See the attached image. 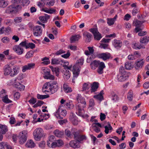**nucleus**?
Segmentation results:
<instances>
[{"label":"nucleus","mask_w":149,"mask_h":149,"mask_svg":"<svg viewBox=\"0 0 149 149\" xmlns=\"http://www.w3.org/2000/svg\"><path fill=\"white\" fill-rule=\"evenodd\" d=\"M70 145L71 147L74 148H78L80 147L79 143L75 140L71 141L70 143Z\"/></svg>","instance_id":"b1692460"},{"label":"nucleus","mask_w":149,"mask_h":149,"mask_svg":"<svg viewBox=\"0 0 149 149\" xmlns=\"http://www.w3.org/2000/svg\"><path fill=\"white\" fill-rule=\"evenodd\" d=\"M84 36L86 37V41L89 42L91 40V38L92 37V36L90 33L88 32H85L83 34Z\"/></svg>","instance_id":"7c9ffc66"},{"label":"nucleus","mask_w":149,"mask_h":149,"mask_svg":"<svg viewBox=\"0 0 149 149\" xmlns=\"http://www.w3.org/2000/svg\"><path fill=\"white\" fill-rule=\"evenodd\" d=\"M35 66L34 63H28L27 65H24L22 67V71L23 72H25L27 70H30L33 68Z\"/></svg>","instance_id":"4468645a"},{"label":"nucleus","mask_w":149,"mask_h":149,"mask_svg":"<svg viewBox=\"0 0 149 149\" xmlns=\"http://www.w3.org/2000/svg\"><path fill=\"white\" fill-rule=\"evenodd\" d=\"M63 88L64 91L66 93H70L72 91L71 88L66 83L63 84Z\"/></svg>","instance_id":"393cba45"},{"label":"nucleus","mask_w":149,"mask_h":149,"mask_svg":"<svg viewBox=\"0 0 149 149\" xmlns=\"http://www.w3.org/2000/svg\"><path fill=\"white\" fill-rule=\"evenodd\" d=\"M141 19H134L133 21V25L136 27L134 30V31L136 33L142 30V29L139 27V26H141L144 22L141 20Z\"/></svg>","instance_id":"9b49d317"},{"label":"nucleus","mask_w":149,"mask_h":149,"mask_svg":"<svg viewBox=\"0 0 149 149\" xmlns=\"http://www.w3.org/2000/svg\"><path fill=\"white\" fill-rule=\"evenodd\" d=\"M133 91L130 90L128 93L127 95V98L130 101H131L133 100Z\"/></svg>","instance_id":"79ce46f5"},{"label":"nucleus","mask_w":149,"mask_h":149,"mask_svg":"<svg viewBox=\"0 0 149 149\" xmlns=\"http://www.w3.org/2000/svg\"><path fill=\"white\" fill-rule=\"evenodd\" d=\"M119 74H127V72L125 71L124 67L123 66L120 67L119 69Z\"/></svg>","instance_id":"8fccbe9b"},{"label":"nucleus","mask_w":149,"mask_h":149,"mask_svg":"<svg viewBox=\"0 0 149 149\" xmlns=\"http://www.w3.org/2000/svg\"><path fill=\"white\" fill-rule=\"evenodd\" d=\"M33 51L28 52L25 55V57L27 58H29L33 56Z\"/></svg>","instance_id":"3c124183"},{"label":"nucleus","mask_w":149,"mask_h":149,"mask_svg":"<svg viewBox=\"0 0 149 149\" xmlns=\"http://www.w3.org/2000/svg\"><path fill=\"white\" fill-rule=\"evenodd\" d=\"M70 55V53L68 51L66 54L62 55L61 56L63 58H67L69 57Z\"/></svg>","instance_id":"0e129e2a"},{"label":"nucleus","mask_w":149,"mask_h":149,"mask_svg":"<svg viewBox=\"0 0 149 149\" xmlns=\"http://www.w3.org/2000/svg\"><path fill=\"white\" fill-rule=\"evenodd\" d=\"M7 127L4 125L0 124V134H5L8 131Z\"/></svg>","instance_id":"5701e85b"},{"label":"nucleus","mask_w":149,"mask_h":149,"mask_svg":"<svg viewBox=\"0 0 149 149\" xmlns=\"http://www.w3.org/2000/svg\"><path fill=\"white\" fill-rule=\"evenodd\" d=\"M62 105H60L56 112L54 113V115L56 118L59 119H63V117L66 116L67 114L66 111L63 109Z\"/></svg>","instance_id":"39448f33"},{"label":"nucleus","mask_w":149,"mask_h":149,"mask_svg":"<svg viewBox=\"0 0 149 149\" xmlns=\"http://www.w3.org/2000/svg\"><path fill=\"white\" fill-rule=\"evenodd\" d=\"M20 96V93L18 92L15 93L14 95V99L15 100H17L18 99Z\"/></svg>","instance_id":"bf43d9fd"},{"label":"nucleus","mask_w":149,"mask_h":149,"mask_svg":"<svg viewBox=\"0 0 149 149\" xmlns=\"http://www.w3.org/2000/svg\"><path fill=\"white\" fill-rule=\"evenodd\" d=\"M33 135L35 140L39 141L43 135V131L40 128H38L33 132Z\"/></svg>","instance_id":"6e6552de"},{"label":"nucleus","mask_w":149,"mask_h":149,"mask_svg":"<svg viewBox=\"0 0 149 149\" xmlns=\"http://www.w3.org/2000/svg\"><path fill=\"white\" fill-rule=\"evenodd\" d=\"M69 64V63L68 62L66 61L65 62L64 64L63 65V67L64 68V69L71 70L72 67V65H71L68 66Z\"/></svg>","instance_id":"a18cd8bd"},{"label":"nucleus","mask_w":149,"mask_h":149,"mask_svg":"<svg viewBox=\"0 0 149 149\" xmlns=\"http://www.w3.org/2000/svg\"><path fill=\"white\" fill-rule=\"evenodd\" d=\"M15 6L14 5H11L7 8L6 12L8 13H15Z\"/></svg>","instance_id":"412c9836"},{"label":"nucleus","mask_w":149,"mask_h":149,"mask_svg":"<svg viewBox=\"0 0 149 149\" xmlns=\"http://www.w3.org/2000/svg\"><path fill=\"white\" fill-rule=\"evenodd\" d=\"M13 50L17 54L20 55L22 54L24 52L23 48L19 45L14 46L13 47Z\"/></svg>","instance_id":"ddd939ff"},{"label":"nucleus","mask_w":149,"mask_h":149,"mask_svg":"<svg viewBox=\"0 0 149 149\" xmlns=\"http://www.w3.org/2000/svg\"><path fill=\"white\" fill-rule=\"evenodd\" d=\"M19 142L20 144H23L26 140L27 138V131L24 130L20 132L18 136Z\"/></svg>","instance_id":"9d476101"},{"label":"nucleus","mask_w":149,"mask_h":149,"mask_svg":"<svg viewBox=\"0 0 149 149\" xmlns=\"http://www.w3.org/2000/svg\"><path fill=\"white\" fill-rule=\"evenodd\" d=\"M111 99L114 102H116L118 100V97L117 95L115 93L113 92L111 93Z\"/></svg>","instance_id":"c03bdc74"},{"label":"nucleus","mask_w":149,"mask_h":149,"mask_svg":"<svg viewBox=\"0 0 149 149\" xmlns=\"http://www.w3.org/2000/svg\"><path fill=\"white\" fill-rule=\"evenodd\" d=\"M99 83L97 82H94L91 85V92H94L96 91L99 87Z\"/></svg>","instance_id":"6ab92c4d"},{"label":"nucleus","mask_w":149,"mask_h":149,"mask_svg":"<svg viewBox=\"0 0 149 149\" xmlns=\"http://www.w3.org/2000/svg\"><path fill=\"white\" fill-rule=\"evenodd\" d=\"M65 105L66 106V108L69 109L73 108L74 105L72 102H66L65 103Z\"/></svg>","instance_id":"a19ab883"},{"label":"nucleus","mask_w":149,"mask_h":149,"mask_svg":"<svg viewBox=\"0 0 149 149\" xmlns=\"http://www.w3.org/2000/svg\"><path fill=\"white\" fill-rule=\"evenodd\" d=\"M132 47L136 49H139L141 48H145L144 46L140 44L139 43H135L133 44Z\"/></svg>","instance_id":"bb28decb"},{"label":"nucleus","mask_w":149,"mask_h":149,"mask_svg":"<svg viewBox=\"0 0 149 149\" xmlns=\"http://www.w3.org/2000/svg\"><path fill=\"white\" fill-rule=\"evenodd\" d=\"M107 125L104 126L105 130L104 132L106 134H108L109 133V131H112L113 130L112 127L111 126L109 123H107Z\"/></svg>","instance_id":"c756f323"},{"label":"nucleus","mask_w":149,"mask_h":149,"mask_svg":"<svg viewBox=\"0 0 149 149\" xmlns=\"http://www.w3.org/2000/svg\"><path fill=\"white\" fill-rule=\"evenodd\" d=\"M1 40L4 43H7L9 42L10 39L7 37H5L2 39Z\"/></svg>","instance_id":"603ef678"},{"label":"nucleus","mask_w":149,"mask_h":149,"mask_svg":"<svg viewBox=\"0 0 149 149\" xmlns=\"http://www.w3.org/2000/svg\"><path fill=\"white\" fill-rule=\"evenodd\" d=\"M59 88L58 84L56 81H50L47 82L44 85L42 89L43 92H48L50 91L52 93L56 92Z\"/></svg>","instance_id":"f257e3e1"},{"label":"nucleus","mask_w":149,"mask_h":149,"mask_svg":"<svg viewBox=\"0 0 149 149\" xmlns=\"http://www.w3.org/2000/svg\"><path fill=\"white\" fill-rule=\"evenodd\" d=\"M56 144H57V146L58 147L60 146L63 144V142L62 141L61 139H58L56 141Z\"/></svg>","instance_id":"13d9d810"},{"label":"nucleus","mask_w":149,"mask_h":149,"mask_svg":"<svg viewBox=\"0 0 149 149\" xmlns=\"http://www.w3.org/2000/svg\"><path fill=\"white\" fill-rule=\"evenodd\" d=\"M129 77L128 73L125 74H118V79L119 81H125Z\"/></svg>","instance_id":"f3484780"},{"label":"nucleus","mask_w":149,"mask_h":149,"mask_svg":"<svg viewBox=\"0 0 149 149\" xmlns=\"http://www.w3.org/2000/svg\"><path fill=\"white\" fill-rule=\"evenodd\" d=\"M80 36L79 35L72 36L70 38L71 43H73L75 41H78L79 39Z\"/></svg>","instance_id":"c85d7f7f"},{"label":"nucleus","mask_w":149,"mask_h":149,"mask_svg":"<svg viewBox=\"0 0 149 149\" xmlns=\"http://www.w3.org/2000/svg\"><path fill=\"white\" fill-rule=\"evenodd\" d=\"M42 73L45 75L44 76H47L50 73V70L48 69L47 68L43 67L42 68Z\"/></svg>","instance_id":"473e14b6"},{"label":"nucleus","mask_w":149,"mask_h":149,"mask_svg":"<svg viewBox=\"0 0 149 149\" xmlns=\"http://www.w3.org/2000/svg\"><path fill=\"white\" fill-rule=\"evenodd\" d=\"M71 135H73L74 138L79 133V131L77 130L76 129L72 128L71 130Z\"/></svg>","instance_id":"58836bf2"},{"label":"nucleus","mask_w":149,"mask_h":149,"mask_svg":"<svg viewBox=\"0 0 149 149\" xmlns=\"http://www.w3.org/2000/svg\"><path fill=\"white\" fill-rule=\"evenodd\" d=\"M3 69L4 75H9L12 77H14L17 75L19 72L18 68L14 66L12 69L10 64L5 65Z\"/></svg>","instance_id":"7ed1b4c3"},{"label":"nucleus","mask_w":149,"mask_h":149,"mask_svg":"<svg viewBox=\"0 0 149 149\" xmlns=\"http://www.w3.org/2000/svg\"><path fill=\"white\" fill-rule=\"evenodd\" d=\"M16 83L14 82V84L16 88L19 89L20 90H24L25 87L24 86L21 84L19 83H18L17 84H16Z\"/></svg>","instance_id":"c9c22d12"},{"label":"nucleus","mask_w":149,"mask_h":149,"mask_svg":"<svg viewBox=\"0 0 149 149\" xmlns=\"http://www.w3.org/2000/svg\"><path fill=\"white\" fill-rule=\"evenodd\" d=\"M127 58L130 60H133L136 59L134 54H131L127 56Z\"/></svg>","instance_id":"69168bd1"},{"label":"nucleus","mask_w":149,"mask_h":149,"mask_svg":"<svg viewBox=\"0 0 149 149\" xmlns=\"http://www.w3.org/2000/svg\"><path fill=\"white\" fill-rule=\"evenodd\" d=\"M89 88L88 85L86 83H84L83 86L82 91H84L88 89Z\"/></svg>","instance_id":"864d4df0"},{"label":"nucleus","mask_w":149,"mask_h":149,"mask_svg":"<svg viewBox=\"0 0 149 149\" xmlns=\"http://www.w3.org/2000/svg\"><path fill=\"white\" fill-rule=\"evenodd\" d=\"M44 77L45 79H49L52 80H54L55 78L54 76L50 74V73L47 76H44Z\"/></svg>","instance_id":"09e8293b"},{"label":"nucleus","mask_w":149,"mask_h":149,"mask_svg":"<svg viewBox=\"0 0 149 149\" xmlns=\"http://www.w3.org/2000/svg\"><path fill=\"white\" fill-rule=\"evenodd\" d=\"M140 41L141 43H146L149 41V37L144 36L143 38H141Z\"/></svg>","instance_id":"72a5a7b5"},{"label":"nucleus","mask_w":149,"mask_h":149,"mask_svg":"<svg viewBox=\"0 0 149 149\" xmlns=\"http://www.w3.org/2000/svg\"><path fill=\"white\" fill-rule=\"evenodd\" d=\"M36 144L33 141L31 140L28 141L26 144V147L29 148H33L35 146Z\"/></svg>","instance_id":"a878e982"},{"label":"nucleus","mask_w":149,"mask_h":149,"mask_svg":"<svg viewBox=\"0 0 149 149\" xmlns=\"http://www.w3.org/2000/svg\"><path fill=\"white\" fill-rule=\"evenodd\" d=\"M90 66L91 68L93 70L95 69L98 67L97 71L100 74H101L103 73V69L106 67L104 62L96 60H95L92 62L90 64Z\"/></svg>","instance_id":"f03ea898"},{"label":"nucleus","mask_w":149,"mask_h":149,"mask_svg":"<svg viewBox=\"0 0 149 149\" xmlns=\"http://www.w3.org/2000/svg\"><path fill=\"white\" fill-rule=\"evenodd\" d=\"M61 62V60L58 59L54 58L52 59V64H59Z\"/></svg>","instance_id":"49530a36"},{"label":"nucleus","mask_w":149,"mask_h":149,"mask_svg":"<svg viewBox=\"0 0 149 149\" xmlns=\"http://www.w3.org/2000/svg\"><path fill=\"white\" fill-rule=\"evenodd\" d=\"M49 97L48 95H42L37 94V98L39 99L43 100L45 99L48 98Z\"/></svg>","instance_id":"e433bc0d"},{"label":"nucleus","mask_w":149,"mask_h":149,"mask_svg":"<svg viewBox=\"0 0 149 149\" xmlns=\"http://www.w3.org/2000/svg\"><path fill=\"white\" fill-rule=\"evenodd\" d=\"M133 54L136 59L141 56L140 54L137 51L134 52Z\"/></svg>","instance_id":"338daca9"},{"label":"nucleus","mask_w":149,"mask_h":149,"mask_svg":"<svg viewBox=\"0 0 149 149\" xmlns=\"http://www.w3.org/2000/svg\"><path fill=\"white\" fill-rule=\"evenodd\" d=\"M115 19H107V23L109 25L111 26L114 24Z\"/></svg>","instance_id":"6e6d98bb"},{"label":"nucleus","mask_w":149,"mask_h":149,"mask_svg":"<svg viewBox=\"0 0 149 149\" xmlns=\"http://www.w3.org/2000/svg\"><path fill=\"white\" fill-rule=\"evenodd\" d=\"M108 45L106 43L101 44L99 47L101 48H103L104 49L108 48Z\"/></svg>","instance_id":"680f3d73"},{"label":"nucleus","mask_w":149,"mask_h":149,"mask_svg":"<svg viewBox=\"0 0 149 149\" xmlns=\"http://www.w3.org/2000/svg\"><path fill=\"white\" fill-rule=\"evenodd\" d=\"M145 61L143 59L138 60L135 63V68L136 69H139L141 68L144 64Z\"/></svg>","instance_id":"2eb2a0df"},{"label":"nucleus","mask_w":149,"mask_h":149,"mask_svg":"<svg viewBox=\"0 0 149 149\" xmlns=\"http://www.w3.org/2000/svg\"><path fill=\"white\" fill-rule=\"evenodd\" d=\"M133 65L130 61L126 62L125 64V68L126 69L130 70L133 68Z\"/></svg>","instance_id":"f704fd0d"},{"label":"nucleus","mask_w":149,"mask_h":149,"mask_svg":"<svg viewBox=\"0 0 149 149\" xmlns=\"http://www.w3.org/2000/svg\"><path fill=\"white\" fill-rule=\"evenodd\" d=\"M54 135L57 137H61L64 135L63 132L60 131L58 130H56L54 132Z\"/></svg>","instance_id":"cd10ccee"},{"label":"nucleus","mask_w":149,"mask_h":149,"mask_svg":"<svg viewBox=\"0 0 149 149\" xmlns=\"http://www.w3.org/2000/svg\"><path fill=\"white\" fill-rule=\"evenodd\" d=\"M93 97L95 99L98 100L100 101H101L103 99V97L102 95H99V94L97 95H94Z\"/></svg>","instance_id":"5fc2aeb1"},{"label":"nucleus","mask_w":149,"mask_h":149,"mask_svg":"<svg viewBox=\"0 0 149 149\" xmlns=\"http://www.w3.org/2000/svg\"><path fill=\"white\" fill-rule=\"evenodd\" d=\"M76 99L78 102L85 101V99L81 97V95L78 94Z\"/></svg>","instance_id":"de8ad7c7"},{"label":"nucleus","mask_w":149,"mask_h":149,"mask_svg":"<svg viewBox=\"0 0 149 149\" xmlns=\"http://www.w3.org/2000/svg\"><path fill=\"white\" fill-rule=\"evenodd\" d=\"M70 118L73 124L74 125H77L78 124V121L75 118H74V115L73 114L71 113L70 114Z\"/></svg>","instance_id":"2f4dec72"},{"label":"nucleus","mask_w":149,"mask_h":149,"mask_svg":"<svg viewBox=\"0 0 149 149\" xmlns=\"http://www.w3.org/2000/svg\"><path fill=\"white\" fill-rule=\"evenodd\" d=\"M83 59L81 58L78 60L76 63L73 66L72 72L74 77H77L79 75L81 68V66L83 64Z\"/></svg>","instance_id":"20e7f679"},{"label":"nucleus","mask_w":149,"mask_h":149,"mask_svg":"<svg viewBox=\"0 0 149 149\" xmlns=\"http://www.w3.org/2000/svg\"><path fill=\"white\" fill-rule=\"evenodd\" d=\"M68 69H64L63 70V76L65 80H68L70 76V73Z\"/></svg>","instance_id":"4be33fe9"},{"label":"nucleus","mask_w":149,"mask_h":149,"mask_svg":"<svg viewBox=\"0 0 149 149\" xmlns=\"http://www.w3.org/2000/svg\"><path fill=\"white\" fill-rule=\"evenodd\" d=\"M45 145V141H43L40 142L39 143V146L42 148H44Z\"/></svg>","instance_id":"e2e57ef3"},{"label":"nucleus","mask_w":149,"mask_h":149,"mask_svg":"<svg viewBox=\"0 0 149 149\" xmlns=\"http://www.w3.org/2000/svg\"><path fill=\"white\" fill-rule=\"evenodd\" d=\"M41 27L39 26H36L33 28V35L36 36H41L42 32V29Z\"/></svg>","instance_id":"f8f14e48"},{"label":"nucleus","mask_w":149,"mask_h":149,"mask_svg":"<svg viewBox=\"0 0 149 149\" xmlns=\"http://www.w3.org/2000/svg\"><path fill=\"white\" fill-rule=\"evenodd\" d=\"M35 47V45L34 43L31 42L27 44L26 48H30L31 49H33Z\"/></svg>","instance_id":"4d7b16f0"},{"label":"nucleus","mask_w":149,"mask_h":149,"mask_svg":"<svg viewBox=\"0 0 149 149\" xmlns=\"http://www.w3.org/2000/svg\"><path fill=\"white\" fill-rule=\"evenodd\" d=\"M89 31L93 34L95 40L99 41L102 38L101 34L98 31L96 26L90 29Z\"/></svg>","instance_id":"1a4fd4ad"},{"label":"nucleus","mask_w":149,"mask_h":149,"mask_svg":"<svg viewBox=\"0 0 149 149\" xmlns=\"http://www.w3.org/2000/svg\"><path fill=\"white\" fill-rule=\"evenodd\" d=\"M36 102V99L32 97L29 101V102L31 104H34Z\"/></svg>","instance_id":"774afa93"},{"label":"nucleus","mask_w":149,"mask_h":149,"mask_svg":"<svg viewBox=\"0 0 149 149\" xmlns=\"http://www.w3.org/2000/svg\"><path fill=\"white\" fill-rule=\"evenodd\" d=\"M2 101L4 103H9L12 102V101L9 100L8 97V95H5L2 98Z\"/></svg>","instance_id":"ea45409f"},{"label":"nucleus","mask_w":149,"mask_h":149,"mask_svg":"<svg viewBox=\"0 0 149 149\" xmlns=\"http://www.w3.org/2000/svg\"><path fill=\"white\" fill-rule=\"evenodd\" d=\"M112 44L114 47L117 49H119L122 45V41L116 39L113 40Z\"/></svg>","instance_id":"dca6fc26"},{"label":"nucleus","mask_w":149,"mask_h":149,"mask_svg":"<svg viewBox=\"0 0 149 149\" xmlns=\"http://www.w3.org/2000/svg\"><path fill=\"white\" fill-rule=\"evenodd\" d=\"M8 5L7 2L4 0H0V7L5 8Z\"/></svg>","instance_id":"37998d69"},{"label":"nucleus","mask_w":149,"mask_h":149,"mask_svg":"<svg viewBox=\"0 0 149 149\" xmlns=\"http://www.w3.org/2000/svg\"><path fill=\"white\" fill-rule=\"evenodd\" d=\"M12 2L15 4L17 3L18 4L16 6H15L16 13L22 9V6H23L26 5H27L30 3L29 1H26V0H12Z\"/></svg>","instance_id":"423d86ee"},{"label":"nucleus","mask_w":149,"mask_h":149,"mask_svg":"<svg viewBox=\"0 0 149 149\" xmlns=\"http://www.w3.org/2000/svg\"><path fill=\"white\" fill-rule=\"evenodd\" d=\"M86 102L85 101L78 102L76 106V113L79 116H83L82 112H84L83 108L85 107Z\"/></svg>","instance_id":"0eeeda50"},{"label":"nucleus","mask_w":149,"mask_h":149,"mask_svg":"<svg viewBox=\"0 0 149 149\" xmlns=\"http://www.w3.org/2000/svg\"><path fill=\"white\" fill-rule=\"evenodd\" d=\"M52 71L53 72H54L57 76H58L59 74V69L58 68L54 67L52 66L50 67Z\"/></svg>","instance_id":"4c0bfd02"},{"label":"nucleus","mask_w":149,"mask_h":149,"mask_svg":"<svg viewBox=\"0 0 149 149\" xmlns=\"http://www.w3.org/2000/svg\"><path fill=\"white\" fill-rule=\"evenodd\" d=\"M54 0H50L49 1L47 2L46 5L49 7L52 6L54 5Z\"/></svg>","instance_id":"052dcab7"},{"label":"nucleus","mask_w":149,"mask_h":149,"mask_svg":"<svg viewBox=\"0 0 149 149\" xmlns=\"http://www.w3.org/2000/svg\"><path fill=\"white\" fill-rule=\"evenodd\" d=\"M110 56L111 54L109 53H102L98 54L99 57L104 61L109 59Z\"/></svg>","instance_id":"a211bd4d"},{"label":"nucleus","mask_w":149,"mask_h":149,"mask_svg":"<svg viewBox=\"0 0 149 149\" xmlns=\"http://www.w3.org/2000/svg\"><path fill=\"white\" fill-rule=\"evenodd\" d=\"M74 139L77 141L80 142L83 140H86V137L85 135H81L79 133L74 138Z\"/></svg>","instance_id":"aec40b11"}]
</instances>
